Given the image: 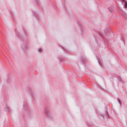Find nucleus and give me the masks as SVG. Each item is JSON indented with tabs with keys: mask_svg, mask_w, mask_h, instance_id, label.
I'll return each instance as SVG.
<instances>
[{
	"mask_svg": "<svg viewBox=\"0 0 127 127\" xmlns=\"http://www.w3.org/2000/svg\"><path fill=\"white\" fill-rule=\"evenodd\" d=\"M125 3H124V7L125 8H126L127 7V3L126 2H124Z\"/></svg>",
	"mask_w": 127,
	"mask_h": 127,
	"instance_id": "obj_1",
	"label": "nucleus"
},
{
	"mask_svg": "<svg viewBox=\"0 0 127 127\" xmlns=\"http://www.w3.org/2000/svg\"><path fill=\"white\" fill-rule=\"evenodd\" d=\"M123 3V2H125V0H120Z\"/></svg>",
	"mask_w": 127,
	"mask_h": 127,
	"instance_id": "obj_2",
	"label": "nucleus"
},
{
	"mask_svg": "<svg viewBox=\"0 0 127 127\" xmlns=\"http://www.w3.org/2000/svg\"><path fill=\"white\" fill-rule=\"evenodd\" d=\"M117 100H118V101L119 103L120 104V101L119 100V99L118 98L117 99Z\"/></svg>",
	"mask_w": 127,
	"mask_h": 127,
	"instance_id": "obj_3",
	"label": "nucleus"
},
{
	"mask_svg": "<svg viewBox=\"0 0 127 127\" xmlns=\"http://www.w3.org/2000/svg\"><path fill=\"white\" fill-rule=\"evenodd\" d=\"M39 51L40 52H41V51H42V49L41 48H40L39 49Z\"/></svg>",
	"mask_w": 127,
	"mask_h": 127,
	"instance_id": "obj_4",
	"label": "nucleus"
}]
</instances>
